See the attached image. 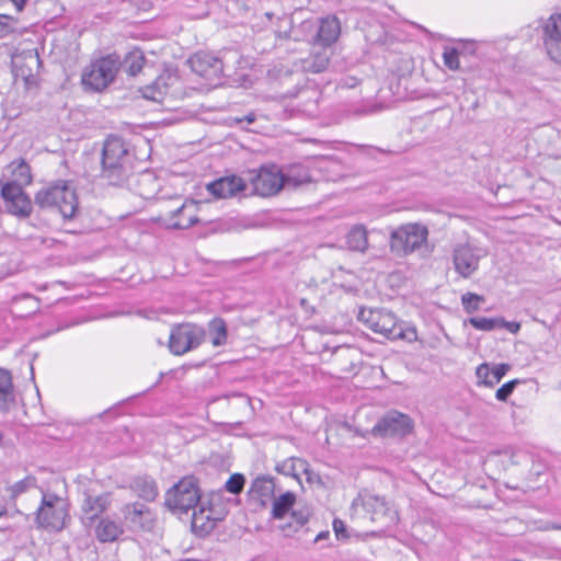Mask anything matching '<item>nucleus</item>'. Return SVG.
Wrapping results in <instances>:
<instances>
[{"instance_id":"052dcab7","label":"nucleus","mask_w":561,"mask_h":561,"mask_svg":"<svg viewBox=\"0 0 561 561\" xmlns=\"http://www.w3.org/2000/svg\"><path fill=\"white\" fill-rule=\"evenodd\" d=\"M552 528H553V529H561V525H557V524H554V525H552Z\"/></svg>"},{"instance_id":"c756f323","label":"nucleus","mask_w":561,"mask_h":561,"mask_svg":"<svg viewBox=\"0 0 561 561\" xmlns=\"http://www.w3.org/2000/svg\"><path fill=\"white\" fill-rule=\"evenodd\" d=\"M346 243L350 250L365 252L368 248L367 231L364 226H354L346 234Z\"/></svg>"},{"instance_id":"680f3d73","label":"nucleus","mask_w":561,"mask_h":561,"mask_svg":"<svg viewBox=\"0 0 561 561\" xmlns=\"http://www.w3.org/2000/svg\"><path fill=\"white\" fill-rule=\"evenodd\" d=\"M296 33H297V31H294V34H296ZM294 38H295L296 41H297V39H299L298 35H295V36H294Z\"/></svg>"},{"instance_id":"9b49d317","label":"nucleus","mask_w":561,"mask_h":561,"mask_svg":"<svg viewBox=\"0 0 561 561\" xmlns=\"http://www.w3.org/2000/svg\"><path fill=\"white\" fill-rule=\"evenodd\" d=\"M0 194L4 208L10 215L19 219H26L31 216L33 203L19 183H1Z\"/></svg>"},{"instance_id":"b1692460","label":"nucleus","mask_w":561,"mask_h":561,"mask_svg":"<svg viewBox=\"0 0 561 561\" xmlns=\"http://www.w3.org/2000/svg\"><path fill=\"white\" fill-rule=\"evenodd\" d=\"M543 41L552 59V47L561 43V13L550 15L543 24Z\"/></svg>"},{"instance_id":"58836bf2","label":"nucleus","mask_w":561,"mask_h":561,"mask_svg":"<svg viewBox=\"0 0 561 561\" xmlns=\"http://www.w3.org/2000/svg\"><path fill=\"white\" fill-rule=\"evenodd\" d=\"M297 463H300V466H304L305 461H302L301 459H298V458H288V459L284 460L283 462L278 463L275 469L278 473H282V474H285L288 477L298 478L297 467H296Z\"/></svg>"},{"instance_id":"ddd939ff","label":"nucleus","mask_w":561,"mask_h":561,"mask_svg":"<svg viewBox=\"0 0 561 561\" xmlns=\"http://www.w3.org/2000/svg\"><path fill=\"white\" fill-rule=\"evenodd\" d=\"M412 431L411 419L402 413L393 412L379 420L370 433L375 437L402 438Z\"/></svg>"},{"instance_id":"c03bdc74","label":"nucleus","mask_w":561,"mask_h":561,"mask_svg":"<svg viewBox=\"0 0 561 561\" xmlns=\"http://www.w3.org/2000/svg\"><path fill=\"white\" fill-rule=\"evenodd\" d=\"M506 329L513 334H516L520 329V323L517 321H506L504 318H493V330Z\"/></svg>"},{"instance_id":"6e6552de","label":"nucleus","mask_w":561,"mask_h":561,"mask_svg":"<svg viewBox=\"0 0 561 561\" xmlns=\"http://www.w3.org/2000/svg\"><path fill=\"white\" fill-rule=\"evenodd\" d=\"M206 337L203 327L192 323H183L171 330L169 348L174 355H183L197 348Z\"/></svg>"},{"instance_id":"4c0bfd02","label":"nucleus","mask_w":561,"mask_h":561,"mask_svg":"<svg viewBox=\"0 0 561 561\" xmlns=\"http://www.w3.org/2000/svg\"><path fill=\"white\" fill-rule=\"evenodd\" d=\"M36 486V478L27 476L23 480H20L8 488L11 499H16L19 495L25 493L31 488Z\"/></svg>"},{"instance_id":"dca6fc26","label":"nucleus","mask_w":561,"mask_h":561,"mask_svg":"<svg viewBox=\"0 0 561 561\" xmlns=\"http://www.w3.org/2000/svg\"><path fill=\"white\" fill-rule=\"evenodd\" d=\"M362 505L370 514L373 522L387 525L397 520V512L385 497L368 494L362 499Z\"/></svg>"},{"instance_id":"a19ab883","label":"nucleus","mask_w":561,"mask_h":561,"mask_svg":"<svg viewBox=\"0 0 561 561\" xmlns=\"http://www.w3.org/2000/svg\"><path fill=\"white\" fill-rule=\"evenodd\" d=\"M443 59L448 69L457 70L459 68V53L456 48L445 49L443 53Z\"/></svg>"},{"instance_id":"4be33fe9","label":"nucleus","mask_w":561,"mask_h":561,"mask_svg":"<svg viewBox=\"0 0 561 561\" xmlns=\"http://www.w3.org/2000/svg\"><path fill=\"white\" fill-rule=\"evenodd\" d=\"M454 265L463 277L470 276L478 267V257L468 245H459L454 251Z\"/></svg>"},{"instance_id":"bf43d9fd","label":"nucleus","mask_w":561,"mask_h":561,"mask_svg":"<svg viewBox=\"0 0 561 561\" xmlns=\"http://www.w3.org/2000/svg\"><path fill=\"white\" fill-rule=\"evenodd\" d=\"M237 396H238V397H241V398H244L247 402H249V401H250V399H249L248 397H245V396H243V394H241V393H238Z\"/></svg>"},{"instance_id":"8fccbe9b","label":"nucleus","mask_w":561,"mask_h":561,"mask_svg":"<svg viewBox=\"0 0 561 561\" xmlns=\"http://www.w3.org/2000/svg\"><path fill=\"white\" fill-rule=\"evenodd\" d=\"M255 118H256V117H255V114L250 113V114H248V115H245V116H243V117L236 118V122H237L238 124H241V123H243V122H247L248 124H251V123H253V122L255 121Z\"/></svg>"},{"instance_id":"5701e85b","label":"nucleus","mask_w":561,"mask_h":561,"mask_svg":"<svg viewBox=\"0 0 561 561\" xmlns=\"http://www.w3.org/2000/svg\"><path fill=\"white\" fill-rule=\"evenodd\" d=\"M15 405L13 378L10 370L0 368V412L8 413Z\"/></svg>"},{"instance_id":"473e14b6","label":"nucleus","mask_w":561,"mask_h":561,"mask_svg":"<svg viewBox=\"0 0 561 561\" xmlns=\"http://www.w3.org/2000/svg\"><path fill=\"white\" fill-rule=\"evenodd\" d=\"M208 331L214 346H221L227 343V324L221 318H214L208 323Z\"/></svg>"},{"instance_id":"f257e3e1","label":"nucleus","mask_w":561,"mask_h":561,"mask_svg":"<svg viewBox=\"0 0 561 561\" xmlns=\"http://www.w3.org/2000/svg\"><path fill=\"white\" fill-rule=\"evenodd\" d=\"M101 178L110 185L123 186L134 171V154L123 138L110 136L104 141L101 157Z\"/></svg>"},{"instance_id":"6ab92c4d","label":"nucleus","mask_w":561,"mask_h":561,"mask_svg":"<svg viewBox=\"0 0 561 561\" xmlns=\"http://www.w3.org/2000/svg\"><path fill=\"white\" fill-rule=\"evenodd\" d=\"M195 209V202H185L181 207L171 213L168 226L173 229L191 228L198 222V217L194 214Z\"/></svg>"},{"instance_id":"4468645a","label":"nucleus","mask_w":561,"mask_h":561,"mask_svg":"<svg viewBox=\"0 0 561 561\" xmlns=\"http://www.w3.org/2000/svg\"><path fill=\"white\" fill-rule=\"evenodd\" d=\"M375 332L383 335L388 340H404L412 342L417 337L416 330L414 328L407 325L403 321H399L396 316L388 310L385 316L381 317V321Z\"/></svg>"},{"instance_id":"412c9836","label":"nucleus","mask_w":561,"mask_h":561,"mask_svg":"<svg viewBox=\"0 0 561 561\" xmlns=\"http://www.w3.org/2000/svg\"><path fill=\"white\" fill-rule=\"evenodd\" d=\"M83 495L84 499L81 506L83 518L92 523L107 508L110 504L108 494L93 495L89 491H84Z\"/></svg>"},{"instance_id":"2eb2a0df","label":"nucleus","mask_w":561,"mask_h":561,"mask_svg":"<svg viewBox=\"0 0 561 561\" xmlns=\"http://www.w3.org/2000/svg\"><path fill=\"white\" fill-rule=\"evenodd\" d=\"M245 188L247 181L236 174L221 176L206 185V190L215 198H231L238 193L244 192Z\"/></svg>"},{"instance_id":"09e8293b","label":"nucleus","mask_w":561,"mask_h":561,"mask_svg":"<svg viewBox=\"0 0 561 561\" xmlns=\"http://www.w3.org/2000/svg\"><path fill=\"white\" fill-rule=\"evenodd\" d=\"M510 368L511 366L508 364H500L493 367V378H495L496 382L505 376Z\"/></svg>"},{"instance_id":"9d476101","label":"nucleus","mask_w":561,"mask_h":561,"mask_svg":"<svg viewBox=\"0 0 561 561\" xmlns=\"http://www.w3.org/2000/svg\"><path fill=\"white\" fill-rule=\"evenodd\" d=\"M42 60L36 50L28 49L12 57V73L15 81L21 80L26 90L38 87V73Z\"/></svg>"},{"instance_id":"49530a36","label":"nucleus","mask_w":561,"mask_h":561,"mask_svg":"<svg viewBox=\"0 0 561 561\" xmlns=\"http://www.w3.org/2000/svg\"><path fill=\"white\" fill-rule=\"evenodd\" d=\"M333 530H334L337 539L348 538L346 526H345L344 522L339 518H335L333 520Z\"/></svg>"},{"instance_id":"2f4dec72","label":"nucleus","mask_w":561,"mask_h":561,"mask_svg":"<svg viewBox=\"0 0 561 561\" xmlns=\"http://www.w3.org/2000/svg\"><path fill=\"white\" fill-rule=\"evenodd\" d=\"M291 520L279 526L285 536H291L298 531L299 528L305 526L309 520V512L307 510L293 511L290 514Z\"/></svg>"},{"instance_id":"13d9d810","label":"nucleus","mask_w":561,"mask_h":561,"mask_svg":"<svg viewBox=\"0 0 561 561\" xmlns=\"http://www.w3.org/2000/svg\"><path fill=\"white\" fill-rule=\"evenodd\" d=\"M149 179H150V174H144V175L141 176V181H147V180H149Z\"/></svg>"},{"instance_id":"cd10ccee","label":"nucleus","mask_w":561,"mask_h":561,"mask_svg":"<svg viewBox=\"0 0 561 561\" xmlns=\"http://www.w3.org/2000/svg\"><path fill=\"white\" fill-rule=\"evenodd\" d=\"M122 534L123 528L108 518H102L95 528V537L101 542L115 541Z\"/></svg>"},{"instance_id":"1a4fd4ad","label":"nucleus","mask_w":561,"mask_h":561,"mask_svg":"<svg viewBox=\"0 0 561 561\" xmlns=\"http://www.w3.org/2000/svg\"><path fill=\"white\" fill-rule=\"evenodd\" d=\"M302 32L312 33L310 42L324 48L331 47L340 37L341 22L335 15L320 18L317 22L306 20L299 25Z\"/></svg>"},{"instance_id":"4d7b16f0","label":"nucleus","mask_w":561,"mask_h":561,"mask_svg":"<svg viewBox=\"0 0 561 561\" xmlns=\"http://www.w3.org/2000/svg\"><path fill=\"white\" fill-rule=\"evenodd\" d=\"M3 442H4V435L3 433L0 431V447L3 446Z\"/></svg>"},{"instance_id":"aec40b11","label":"nucleus","mask_w":561,"mask_h":561,"mask_svg":"<svg viewBox=\"0 0 561 561\" xmlns=\"http://www.w3.org/2000/svg\"><path fill=\"white\" fill-rule=\"evenodd\" d=\"M176 81V77L165 72L160 75L151 84L140 89L142 96L154 102H162L170 85Z\"/></svg>"},{"instance_id":"39448f33","label":"nucleus","mask_w":561,"mask_h":561,"mask_svg":"<svg viewBox=\"0 0 561 561\" xmlns=\"http://www.w3.org/2000/svg\"><path fill=\"white\" fill-rule=\"evenodd\" d=\"M428 230L421 224L401 225L390 234V250L399 256H407L421 249L427 241Z\"/></svg>"},{"instance_id":"ea45409f","label":"nucleus","mask_w":561,"mask_h":561,"mask_svg":"<svg viewBox=\"0 0 561 561\" xmlns=\"http://www.w3.org/2000/svg\"><path fill=\"white\" fill-rule=\"evenodd\" d=\"M245 477L242 473H233L226 481L224 489L231 494H240L244 488Z\"/></svg>"},{"instance_id":"423d86ee","label":"nucleus","mask_w":561,"mask_h":561,"mask_svg":"<svg viewBox=\"0 0 561 561\" xmlns=\"http://www.w3.org/2000/svg\"><path fill=\"white\" fill-rule=\"evenodd\" d=\"M199 499L198 480L194 476H186L167 492L165 505L173 512L186 513L195 510Z\"/></svg>"},{"instance_id":"a211bd4d","label":"nucleus","mask_w":561,"mask_h":561,"mask_svg":"<svg viewBox=\"0 0 561 561\" xmlns=\"http://www.w3.org/2000/svg\"><path fill=\"white\" fill-rule=\"evenodd\" d=\"M274 478L265 474L257 476L255 479H253L248 491L250 499L256 501L262 508L266 507L272 499H274Z\"/></svg>"},{"instance_id":"3c124183","label":"nucleus","mask_w":561,"mask_h":561,"mask_svg":"<svg viewBox=\"0 0 561 561\" xmlns=\"http://www.w3.org/2000/svg\"><path fill=\"white\" fill-rule=\"evenodd\" d=\"M329 536H330V531L329 530L321 531V533H319L316 536L314 542H319V541L325 540V539L329 538Z\"/></svg>"},{"instance_id":"864d4df0","label":"nucleus","mask_w":561,"mask_h":561,"mask_svg":"<svg viewBox=\"0 0 561 561\" xmlns=\"http://www.w3.org/2000/svg\"><path fill=\"white\" fill-rule=\"evenodd\" d=\"M60 204H64L62 198H58L57 204L54 207V208L58 209L59 213H60Z\"/></svg>"},{"instance_id":"603ef678","label":"nucleus","mask_w":561,"mask_h":561,"mask_svg":"<svg viewBox=\"0 0 561 561\" xmlns=\"http://www.w3.org/2000/svg\"><path fill=\"white\" fill-rule=\"evenodd\" d=\"M28 0H18L19 3V12L23 11Z\"/></svg>"},{"instance_id":"5fc2aeb1","label":"nucleus","mask_w":561,"mask_h":561,"mask_svg":"<svg viewBox=\"0 0 561 561\" xmlns=\"http://www.w3.org/2000/svg\"><path fill=\"white\" fill-rule=\"evenodd\" d=\"M8 511L4 506L0 507V517L7 515Z\"/></svg>"},{"instance_id":"de8ad7c7","label":"nucleus","mask_w":561,"mask_h":561,"mask_svg":"<svg viewBox=\"0 0 561 561\" xmlns=\"http://www.w3.org/2000/svg\"><path fill=\"white\" fill-rule=\"evenodd\" d=\"M470 323L477 329H481V330H485V331L491 330V318H480V317L471 318Z\"/></svg>"},{"instance_id":"bb28decb","label":"nucleus","mask_w":561,"mask_h":561,"mask_svg":"<svg viewBox=\"0 0 561 561\" xmlns=\"http://www.w3.org/2000/svg\"><path fill=\"white\" fill-rule=\"evenodd\" d=\"M284 176V187H298L312 181L309 170L300 164L290 167Z\"/></svg>"},{"instance_id":"f8f14e48","label":"nucleus","mask_w":561,"mask_h":561,"mask_svg":"<svg viewBox=\"0 0 561 561\" xmlns=\"http://www.w3.org/2000/svg\"><path fill=\"white\" fill-rule=\"evenodd\" d=\"M193 72L217 85L224 75V61L211 53L198 51L187 60Z\"/></svg>"},{"instance_id":"20e7f679","label":"nucleus","mask_w":561,"mask_h":561,"mask_svg":"<svg viewBox=\"0 0 561 561\" xmlns=\"http://www.w3.org/2000/svg\"><path fill=\"white\" fill-rule=\"evenodd\" d=\"M121 68V58L117 54H110L90 65L82 73V84L85 89L102 92L115 79Z\"/></svg>"},{"instance_id":"0eeeda50","label":"nucleus","mask_w":561,"mask_h":561,"mask_svg":"<svg viewBox=\"0 0 561 561\" xmlns=\"http://www.w3.org/2000/svg\"><path fill=\"white\" fill-rule=\"evenodd\" d=\"M245 181L252 185L253 193L262 197L276 195L284 187L283 172L275 164L249 171Z\"/></svg>"},{"instance_id":"6e6d98bb","label":"nucleus","mask_w":561,"mask_h":561,"mask_svg":"<svg viewBox=\"0 0 561 561\" xmlns=\"http://www.w3.org/2000/svg\"><path fill=\"white\" fill-rule=\"evenodd\" d=\"M2 20H11V16L2 14L0 15V24H2Z\"/></svg>"},{"instance_id":"72a5a7b5","label":"nucleus","mask_w":561,"mask_h":561,"mask_svg":"<svg viewBox=\"0 0 561 561\" xmlns=\"http://www.w3.org/2000/svg\"><path fill=\"white\" fill-rule=\"evenodd\" d=\"M386 312L385 309L360 308L357 318L375 332Z\"/></svg>"},{"instance_id":"c85d7f7f","label":"nucleus","mask_w":561,"mask_h":561,"mask_svg":"<svg viewBox=\"0 0 561 561\" xmlns=\"http://www.w3.org/2000/svg\"><path fill=\"white\" fill-rule=\"evenodd\" d=\"M272 517L274 519H282L289 512L296 502V495L294 492H285L278 497L272 499Z\"/></svg>"},{"instance_id":"f704fd0d","label":"nucleus","mask_w":561,"mask_h":561,"mask_svg":"<svg viewBox=\"0 0 561 561\" xmlns=\"http://www.w3.org/2000/svg\"><path fill=\"white\" fill-rule=\"evenodd\" d=\"M515 456V450L512 447L493 449V462L495 461V463L501 466L503 470H507L510 466L517 463V461L514 459Z\"/></svg>"},{"instance_id":"393cba45","label":"nucleus","mask_w":561,"mask_h":561,"mask_svg":"<svg viewBox=\"0 0 561 561\" xmlns=\"http://www.w3.org/2000/svg\"><path fill=\"white\" fill-rule=\"evenodd\" d=\"M331 53L329 48L313 50L308 58L300 60V68L305 72L320 73L324 71L330 62Z\"/></svg>"},{"instance_id":"c9c22d12","label":"nucleus","mask_w":561,"mask_h":561,"mask_svg":"<svg viewBox=\"0 0 561 561\" xmlns=\"http://www.w3.org/2000/svg\"><path fill=\"white\" fill-rule=\"evenodd\" d=\"M12 175L13 180L10 182H16L22 187L23 185L30 184L32 182L31 168L25 161H20L19 163H12Z\"/></svg>"},{"instance_id":"f03ea898","label":"nucleus","mask_w":561,"mask_h":561,"mask_svg":"<svg viewBox=\"0 0 561 561\" xmlns=\"http://www.w3.org/2000/svg\"><path fill=\"white\" fill-rule=\"evenodd\" d=\"M62 198L60 215L64 219H72L78 210V198L73 188L67 182L58 181L53 185L45 186L34 196V204L41 209L54 208L57 199Z\"/></svg>"},{"instance_id":"7ed1b4c3","label":"nucleus","mask_w":561,"mask_h":561,"mask_svg":"<svg viewBox=\"0 0 561 561\" xmlns=\"http://www.w3.org/2000/svg\"><path fill=\"white\" fill-rule=\"evenodd\" d=\"M35 515L38 528L54 531H61L70 520L67 501L54 493L43 494Z\"/></svg>"},{"instance_id":"a878e982","label":"nucleus","mask_w":561,"mask_h":561,"mask_svg":"<svg viewBox=\"0 0 561 561\" xmlns=\"http://www.w3.org/2000/svg\"><path fill=\"white\" fill-rule=\"evenodd\" d=\"M130 488L145 501L152 502L158 496L156 481L148 477H137L131 481Z\"/></svg>"},{"instance_id":"a18cd8bd","label":"nucleus","mask_w":561,"mask_h":561,"mask_svg":"<svg viewBox=\"0 0 561 561\" xmlns=\"http://www.w3.org/2000/svg\"><path fill=\"white\" fill-rule=\"evenodd\" d=\"M519 382L520 381L518 379H514V380H510L506 383H504L503 386H501L496 390V393H495L496 399L500 401H506L507 398L512 394V392L514 391V389L516 388V386Z\"/></svg>"},{"instance_id":"7c9ffc66","label":"nucleus","mask_w":561,"mask_h":561,"mask_svg":"<svg viewBox=\"0 0 561 561\" xmlns=\"http://www.w3.org/2000/svg\"><path fill=\"white\" fill-rule=\"evenodd\" d=\"M146 58L140 49L129 51L124 60H121V67L131 77L137 76L144 68Z\"/></svg>"},{"instance_id":"f3484780","label":"nucleus","mask_w":561,"mask_h":561,"mask_svg":"<svg viewBox=\"0 0 561 561\" xmlns=\"http://www.w3.org/2000/svg\"><path fill=\"white\" fill-rule=\"evenodd\" d=\"M122 514L133 529L149 530L153 526L151 512L145 504H126L122 508Z\"/></svg>"},{"instance_id":"e433bc0d","label":"nucleus","mask_w":561,"mask_h":561,"mask_svg":"<svg viewBox=\"0 0 561 561\" xmlns=\"http://www.w3.org/2000/svg\"><path fill=\"white\" fill-rule=\"evenodd\" d=\"M204 513L203 508H201L199 512L194 511L193 513L192 528L196 533H208L214 527V523L209 516H204Z\"/></svg>"},{"instance_id":"37998d69","label":"nucleus","mask_w":561,"mask_h":561,"mask_svg":"<svg viewBox=\"0 0 561 561\" xmlns=\"http://www.w3.org/2000/svg\"><path fill=\"white\" fill-rule=\"evenodd\" d=\"M462 305L463 308L468 312H473L479 309V304L483 301L484 299L481 296H478L476 294L467 293L462 296Z\"/></svg>"},{"instance_id":"79ce46f5","label":"nucleus","mask_w":561,"mask_h":561,"mask_svg":"<svg viewBox=\"0 0 561 561\" xmlns=\"http://www.w3.org/2000/svg\"><path fill=\"white\" fill-rule=\"evenodd\" d=\"M491 375V367L489 363H482L476 369L477 385L478 386H491L489 376Z\"/></svg>"}]
</instances>
